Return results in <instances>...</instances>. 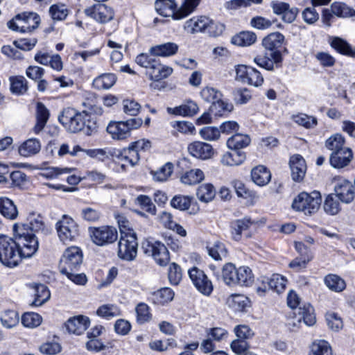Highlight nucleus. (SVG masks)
<instances>
[{"instance_id": "obj_1", "label": "nucleus", "mask_w": 355, "mask_h": 355, "mask_svg": "<svg viewBox=\"0 0 355 355\" xmlns=\"http://www.w3.org/2000/svg\"><path fill=\"white\" fill-rule=\"evenodd\" d=\"M28 224L15 223L12 230L17 249L19 254V261L21 258L32 257L38 249V241L35 232L42 230L44 223L39 214H31L28 218Z\"/></svg>"}, {"instance_id": "obj_2", "label": "nucleus", "mask_w": 355, "mask_h": 355, "mask_svg": "<svg viewBox=\"0 0 355 355\" xmlns=\"http://www.w3.org/2000/svg\"><path fill=\"white\" fill-rule=\"evenodd\" d=\"M125 221H119L121 236L118 243V257L123 260L131 261L137 254L138 241L136 233L128 228Z\"/></svg>"}, {"instance_id": "obj_3", "label": "nucleus", "mask_w": 355, "mask_h": 355, "mask_svg": "<svg viewBox=\"0 0 355 355\" xmlns=\"http://www.w3.org/2000/svg\"><path fill=\"white\" fill-rule=\"evenodd\" d=\"M321 202V196L318 191H314L311 193L302 192L293 200L292 207L306 215H311L318 211Z\"/></svg>"}, {"instance_id": "obj_4", "label": "nucleus", "mask_w": 355, "mask_h": 355, "mask_svg": "<svg viewBox=\"0 0 355 355\" xmlns=\"http://www.w3.org/2000/svg\"><path fill=\"white\" fill-rule=\"evenodd\" d=\"M0 261L10 268L19 263V254L15 240L3 234H0Z\"/></svg>"}, {"instance_id": "obj_5", "label": "nucleus", "mask_w": 355, "mask_h": 355, "mask_svg": "<svg viewBox=\"0 0 355 355\" xmlns=\"http://www.w3.org/2000/svg\"><path fill=\"white\" fill-rule=\"evenodd\" d=\"M287 304L289 307L294 309L295 315H298V322L304 321L307 326H311L315 322V316L313 308L310 304H301L298 295L293 291H291L287 297Z\"/></svg>"}, {"instance_id": "obj_6", "label": "nucleus", "mask_w": 355, "mask_h": 355, "mask_svg": "<svg viewBox=\"0 0 355 355\" xmlns=\"http://www.w3.org/2000/svg\"><path fill=\"white\" fill-rule=\"evenodd\" d=\"M86 111L78 112L71 107L64 109L59 116V121L70 132H77L84 128L83 121Z\"/></svg>"}, {"instance_id": "obj_7", "label": "nucleus", "mask_w": 355, "mask_h": 355, "mask_svg": "<svg viewBox=\"0 0 355 355\" xmlns=\"http://www.w3.org/2000/svg\"><path fill=\"white\" fill-rule=\"evenodd\" d=\"M59 239L64 243H68L76 239L79 235L78 226L73 218L63 215L55 225Z\"/></svg>"}, {"instance_id": "obj_8", "label": "nucleus", "mask_w": 355, "mask_h": 355, "mask_svg": "<svg viewBox=\"0 0 355 355\" xmlns=\"http://www.w3.org/2000/svg\"><path fill=\"white\" fill-rule=\"evenodd\" d=\"M83 262V254L78 247L67 249L60 261L61 273H69V271H77Z\"/></svg>"}, {"instance_id": "obj_9", "label": "nucleus", "mask_w": 355, "mask_h": 355, "mask_svg": "<svg viewBox=\"0 0 355 355\" xmlns=\"http://www.w3.org/2000/svg\"><path fill=\"white\" fill-rule=\"evenodd\" d=\"M144 253L152 256L157 263L166 266L170 260L167 248L159 241L150 242L147 241L143 243Z\"/></svg>"}, {"instance_id": "obj_10", "label": "nucleus", "mask_w": 355, "mask_h": 355, "mask_svg": "<svg viewBox=\"0 0 355 355\" xmlns=\"http://www.w3.org/2000/svg\"><path fill=\"white\" fill-rule=\"evenodd\" d=\"M236 77L243 83L254 87L261 86L263 78L255 68L246 65H239L236 69Z\"/></svg>"}, {"instance_id": "obj_11", "label": "nucleus", "mask_w": 355, "mask_h": 355, "mask_svg": "<svg viewBox=\"0 0 355 355\" xmlns=\"http://www.w3.org/2000/svg\"><path fill=\"white\" fill-rule=\"evenodd\" d=\"M92 241L98 245L112 243L117 239L116 229L111 226H102L91 230Z\"/></svg>"}, {"instance_id": "obj_12", "label": "nucleus", "mask_w": 355, "mask_h": 355, "mask_svg": "<svg viewBox=\"0 0 355 355\" xmlns=\"http://www.w3.org/2000/svg\"><path fill=\"white\" fill-rule=\"evenodd\" d=\"M189 275L196 288L202 294L209 295L213 291L211 282L205 272L194 267L189 270Z\"/></svg>"}, {"instance_id": "obj_13", "label": "nucleus", "mask_w": 355, "mask_h": 355, "mask_svg": "<svg viewBox=\"0 0 355 355\" xmlns=\"http://www.w3.org/2000/svg\"><path fill=\"white\" fill-rule=\"evenodd\" d=\"M87 16L91 17L100 23H106L114 17L113 10L103 3H96L85 10Z\"/></svg>"}, {"instance_id": "obj_14", "label": "nucleus", "mask_w": 355, "mask_h": 355, "mask_svg": "<svg viewBox=\"0 0 355 355\" xmlns=\"http://www.w3.org/2000/svg\"><path fill=\"white\" fill-rule=\"evenodd\" d=\"M282 56L279 51H268L263 54L258 55L254 58V62L259 67L272 71L275 64L277 65L282 62Z\"/></svg>"}, {"instance_id": "obj_15", "label": "nucleus", "mask_w": 355, "mask_h": 355, "mask_svg": "<svg viewBox=\"0 0 355 355\" xmlns=\"http://www.w3.org/2000/svg\"><path fill=\"white\" fill-rule=\"evenodd\" d=\"M271 8L275 14L282 16V19L286 23H292L296 18L299 10L290 7L289 4L279 1L271 2Z\"/></svg>"}, {"instance_id": "obj_16", "label": "nucleus", "mask_w": 355, "mask_h": 355, "mask_svg": "<svg viewBox=\"0 0 355 355\" xmlns=\"http://www.w3.org/2000/svg\"><path fill=\"white\" fill-rule=\"evenodd\" d=\"M336 196L344 203L351 202L355 195V178L354 184L347 180L340 181L335 187Z\"/></svg>"}, {"instance_id": "obj_17", "label": "nucleus", "mask_w": 355, "mask_h": 355, "mask_svg": "<svg viewBox=\"0 0 355 355\" xmlns=\"http://www.w3.org/2000/svg\"><path fill=\"white\" fill-rule=\"evenodd\" d=\"M155 7L157 12L164 17H171L175 20H180L182 18H177L182 15L180 10L176 9L177 4L175 0H156Z\"/></svg>"}, {"instance_id": "obj_18", "label": "nucleus", "mask_w": 355, "mask_h": 355, "mask_svg": "<svg viewBox=\"0 0 355 355\" xmlns=\"http://www.w3.org/2000/svg\"><path fill=\"white\" fill-rule=\"evenodd\" d=\"M15 19H19L21 32H31L37 28L40 23V17L35 12H24L15 16Z\"/></svg>"}, {"instance_id": "obj_19", "label": "nucleus", "mask_w": 355, "mask_h": 355, "mask_svg": "<svg viewBox=\"0 0 355 355\" xmlns=\"http://www.w3.org/2000/svg\"><path fill=\"white\" fill-rule=\"evenodd\" d=\"M289 166L292 179L295 182L302 180L306 171L304 159L300 155H294L290 158Z\"/></svg>"}, {"instance_id": "obj_20", "label": "nucleus", "mask_w": 355, "mask_h": 355, "mask_svg": "<svg viewBox=\"0 0 355 355\" xmlns=\"http://www.w3.org/2000/svg\"><path fill=\"white\" fill-rule=\"evenodd\" d=\"M353 158V153L351 148H345L340 151L331 153L329 157V162L335 168H343L349 164Z\"/></svg>"}, {"instance_id": "obj_21", "label": "nucleus", "mask_w": 355, "mask_h": 355, "mask_svg": "<svg viewBox=\"0 0 355 355\" xmlns=\"http://www.w3.org/2000/svg\"><path fill=\"white\" fill-rule=\"evenodd\" d=\"M189 153L201 159H207L211 157L214 154L212 146L207 143L201 141H195L190 144L188 146Z\"/></svg>"}, {"instance_id": "obj_22", "label": "nucleus", "mask_w": 355, "mask_h": 355, "mask_svg": "<svg viewBox=\"0 0 355 355\" xmlns=\"http://www.w3.org/2000/svg\"><path fill=\"white\" fill-rule=\"evenodd\" d=\"M211 23V19L205 16L196 17L187 20L184 25V29L189 33H195L198 32H205L207 26Z\"/></svg>"}, {"instance_id": "obj_23", "label": "nucleus", "mask_w": 355, "mask_h": 355, "mask_svg": "<svg viewBox=\"0 0 355 355\" xmlns=\"http://www.w3.org/2000/svg\"><path fill=\"white\" fill-rule=\"evenodd\" d=\"M89 319L83 315L74 317L67 320L66 328L69 333L80 335L89 327Z\"/></svg>"}, {"instance_id": "obj_24", "label": "nucleus", "mask_w": 355, "mask_h": 355, "mask_svg": "<svg viewBox=\"0 0 355 355\" xmlns=\"http://www.w3.org/2000/svg\"><path fill=\"white\" fill-rule=\"evenodd\" d=\"M172 72L173 69L171 67L162 65L157 58L154 64L150 67V71L146 72V75L148 76L150 80L159 81L168 77Z\"/></svg>"}, {"instance_id": "obj_25", "label": "nucleus", "mask_w": 355, "mask_h": 355, "mask_svg": "<svg viewBox=\"0 0 355 355\" xmlns=\"http://www.w3.org/2000/svg\"><path fill=\"white\" fill-rule=\"evenodd\" d=\"M107 131L113 139L118 140L125 139L130 135L129 128L124 121L110 123L107 127Z\"/></svg>"}, {"instance_id": "obj_26", "label": "nucleus", "mask_w": 355, "mask_h": 355, "mask_svg": "<svg viewBox=\"0 0 355 355\" xmlns=\"http://www.w3.org/2000/svg\"><path fill=\"white\" fill-rule=\"evenodd\" d=\"M32 288L34 290L35 300L31 305L40 306L49 300L51 294L46 285L42 284H34Z\"/></svg>"}, {"instance_id": "obj_27", "label": "nucleus", "mask_w": 355, "mask_h": 355, "mask_svg": "<svg viewBox=\"0 0 355 355\" xmlns=\"http://www.w3.org/2000/svg\"><path fill=\"white\" fill-rule=\"evenodd\" d=\"M178 50V45L173 42L156 45L150 49V53L155 56L168 57L175 55Z\"/></svg>"}, {"instance_id": "obj_28", "label": "nucleus", "mask_w": 355, "mask_h": 355, "mask_svg": "<svg viewBox=\"0 0 355 355\" xmlns=\"http://www.w3.org/2000/svg\"><path fill=\"white\" fill-rule=\"evenodd\" d=\"M250 303L249 298L241 294H232L227 299V304L235 311H244Z\"/></svg>"}, {"instance_id": "obj_29", "label": "nucleus", "mask_w": 355, "mask_h": 355, "mask_svg": "<svg viewBox=\"0 0 355 355\" xmlns=\"http://www.w3.org/2000/svg\"><path fill=\"white\" fill-rule=\"evenodd\" d=\"M0 213L10 220H15L18 216L16 205L7 197H0Z\"/></svg>"}, {"instance_id": "obj_30", "label": "nucleus", "mask_w": 355, "mask_h": 355, "mask_svg": "<svg viewBox=\"0 0 355 355\" xmlns=\"http://www.w3.org/2000/svg\"><path fill=\"white\" fill-rule=\"evenodd\" d=\"M251 178L252 181L259 186L267 184L270 179V172L263 166L254 167L251 171Z\"/></svg>"}, {"instance_id": "obj_31", "label": "nucleus", "mask_w": 355, "mask_h": 355, "mask_svg": "<svg viewBox=\"0 0 355 355\" xmlns=\"http://www.w3.org/2000/svg\"><path fill=\"white\" fill-rule=\"evenodd\" d=\"M284 41V36L279 32H275L264 37L262 41V44L266 50L278 51L277 49L282 46Z\"/></svg>"}, {"instance_id": "obj_32", "label": "nucleus", "mask_w": 355, "mask_h": 355, "mask_svg": "<svg viewBox=\"0 0 355 355\" xmlns=\"http://www.w3.org/2000/svg\"><path fill=\"white\" fill-rule=\"evenodd\" d=\"M330 46L340 54L347 56H355L350 44L344 39L339 37H331L329 42Z\"/></svg>"}, {"instance_id": "obj_33", "label": "nucleus", "mask_w": 355, "mask_h": 355, "mask_svg": "<svg viewBox=\"0 0 355 355\" xmlns=\"http://www.w3.org/2000/svg\"><path fill=\"white\" fill-rule=\"evenodd\" d=\"M36 116L37 123L34 127V132L38 134L44 129L49 118V111L42 103L37 104Z\"/></svg>"}, {"instance_id": "obj_34", "label": "nucleus", "mask_w": 355, "mask_h": 355, "mask_svg": "<svg viewBox=\"0 0 355 355\" xmlns=\"http://www.w3.org/2000/svg\"><path fill=\"white\" fill-rule=\"evenodd\" d=\"M208 254L214 260L220 261L227 257V250L224 243L217 241L207 246Z\"/></svg>"}, {"instance_id": "obj_35", "label": "nucleus", "mask_w": 355, "mask_h": 355, "mask_svg": "<svg viewBox=\"0 0 355 355\" xmlns=\"http://www.w3.org/2000/svg\"><path fill=\"white\" fill-rule=\"evenodd\" d=\"M245 159V154L243 151L234 150L232 152L225 153L221 159V162L225 166H237L242 164Z\"/></svg>"}, {"instance_id": "obj_36", "label": "nucleus", "mask_w": 355, "mask_h": 355, "mask_svg": "<svg viewBox=\"0 0 355 355\" xmlns=\"http://www.w3.org/2000/svg\"><path fill=\"white\" fill-rule=\"evenodd\" d=\"M234 106L232 103L225 101L220 98L214 101L209 107V111L215 116H222L231 112Z\"/></svg>"}, {"instance_id": "obj_37", "label": "nucleus", "mask_w": 355, "mask_h": 355, "mask_svg": "<svg viewBox=\"0 0 355 355\" xmlns=\"http://www.w3.org/2000/svg\"><path fill=\"white\" fill-rule=\"evenodd\" d=\"M114 153L119 159L127 161L132 166L136 165L139 160V152L132 145L122 150H118Z\"/></svg>"}, {"instance_id": "obj_38", "label": "nucleus", "mask_w": 355, "mask_h": 355, "mask_svg": "<svg viewBox=\"0 0 355 355\" xmlns=\"http://www.w3.org/2000/svg\"><path fill=\"white\" fill-rule=\"evenodd\" d=\"M250 138L248 135L237 133L232 135L227 141V146L232 150H238L247 147L250 143Z\"/></svg>"}, {"instance_id": "obj_39", "label": "nucleus", "mask_w": 355, "mask_h": 355, "mask_svg": "<svg viewBox=\"0 0 355 355\" xmlns=\"http://www.w3.org/2000/svg\"><path fill=\"white\" fill-rule=\"evenodd\" d=\"M41 148L40 142L35 139H30L24 141L19 148V153L24 157L37 154Z\"/></svg>"}, {"instance_id": "obj_40", "label": "nucleus", "mask_w": 355, "mask_h": 355, "mask_svg": "<svg viewBox=\"0 0 355 355\" xmlns=\"http://www.w3.org/2000/svg\"><path fill=\"white\" fill-rule=\"evenodd\" d=\"M252 225L250 218H244L233 221L231 223L232 235L235 241H239L241 238V234L243 231L247 230Z\"/></svg>"}, {"instance_id": "obj_41", "label": "nucleus", "mask_w": 355, "mask_h": 355, "mask_svg": "<svg viewBox=\"0 0 355 355\" xmlns=\"http://www.w3.org/2000/svg\"><path fill=\"white\" fill-rule=\"evenodd\" d=\"M238 268L232 263H225L222 268V278L228 286L236 285Z\"/></svg>"}, {"instance_id": "obj_42", "label": "nucleus", "mask_w": 355, "mask_h": 355, "mask_svg": "<svg viewBox=\"0 0 355 355\" xmlns=\"http://www.w3.org/2000/svg\"><path fill=\"white\" fill-rule=\"evenodd\" d=\"M174 297L172 289L165 287L155 292L151 295V300L157 304H164L171 302Z\"/></svg>"}, {"instance_id": "obj_43", "label": "nucleus", "mask_w": 355, "mask_h": 355, "mask_svg": "<svg viewBox=\"0 0 355 355\" xmlns=\"http://www.w3.org/2000/svg\"><path fill=\"white\" fill-rule=\"evenodd\" d=\"M256 40L257 35L255 33L250 31H243L233 36L231 42L235 45L244 46L252 45Z\"/></svg>"}, {"instance_id": "obj_44", "label": "nucleus", "mask_w": 355, "mask_h": 355, "mask_svg": "<svg viewBox=\"0 0 355 355\" xmlns=\"http://www.w3.org/2000/svg\"><path fill=\"white\" fill-rule=\"evenodd\" d=\"M116 78L113 73H105L96 78L93 86L97 89H108L116 83Z\"/></svg>"}, {"instance_id": "obj_45", "label": "nucleus", "mask_w": 355, "mask_h": 355, "mask_svg": "<svg viewBox=\"0 0 355 355\" xmlns=\"http://www.w3.org/2000/svg\"><path fill=\"white\" fill-rule=\"evenodd\" d=\"M254 282V275L252 270L247 266L238 268L236 285L249 286Z\"/></svg>"}, {"instance_id": "obj_46", "label": "nucleus", "mask_w": 355, "mask_h": 355, "mask_svg": "<svg viewBox=\"0 0 355 355\" xmlns=\"http://www.w3.org/2000/svg\"><path fill=\"white\" fill-rule=\"evenodd\" d=\"M10 91L17 95L24 94L28 89L27 80L24 76H14L10 78Z\"/></svg>"}, {"instance_id": "obj_47", "label": "nucleus", "mask_w": 355, "mask_h": 355, "mask_svg": "<svg viewBox=\"0 0 355 355\" xmlns=\"http://www.w3.org/2000/svg\"><path fill=\"white\" fill-rule=\"evenodd\" d=\"M325 285L331 291L340 292L345 288V282L339 276L336 275H328L324 277Z\"/></svg>"}, {"instance_id": "obj_48", "label": "nucleus", "mask_w": 355, "mask_h": 355, "mask_svg": "<svg viewBox=\"0 0 355 355\" xmlns=\"http://www.w3.org/2000/svg\"><path fill=\"white\" fill-rule=\"evenodd\" d=\"M309 355H332V350L327 341L315 340L311 345Z\"/></svg>"}, {"instance_id": "obj_49", "label": "nucleus", "mask_w": 355, "mask_h": 355, "mask_svg": "<svg viewBox=\"0 0 355 355\" xmlns=\"http://www.w3.org/2000/svg\"><path fill=\"white\" fill-rule=\"evenodd\" d=\"M204 173L200 169H191L182 175L181 182L188 185L196 184L204 180Z\"/></svg>"}, {"instance_id": "obj_50", "label": "nucleus", "mask_w": 355, "mask_h": 355, "mask_svg": "<svg viewBox=\"0 0 355 355\" xmlns=\"http://www.w3.org/2000/svg\"><path fill=\"white\" fill-rule=\"evenodd\" d=\"M345 138L341 135L335 134L327 139L325 146L332 153H334L345 148H349L345 146Z\"/></svg>"}, {"instance_id": "obj_51", "label": "nucleus", "mask_w": 355, "mask_h": 355, "mask_svg": "<svg viewBox=\"0 0 355 355\" xmlns=\"http://www.w3.org/2000/svg\"><path fill=\"white\" fill-rule=\"evenodd\" d=\"M216 191L211 184H203L200 185L197 190L198 199L204 202H208L213 200Z\"/></svg>"}, {"instance_id": "obj_52", "label": "nucleus", "mask_w": 355, "mask_h": 355, "mask_svg": "<svg viewBox=\"0 0 355 355\" xmlns=\"http://www.w3.org/2000/svg\"><path fill=\"white\" fill-rule=\"evenodd\" d=\"M331 12L339 17H351L355 16V10L343 3L335 2L331 6Z\"/></svg>"}, {"instance_id": "obj_53", "label": "nucleus", "mask_w": 355, "mask_h": 355, "mask_svg": "<svg viewBox=\"0 0 355 355\" xmlns=\"http://www.w3.org/2000/svg\"><path fill=\"white\" fill-rule=\"evenodd\" d=\"M1 324L3 327L10 329L15 327L19 322V315L13 310L5 311L1 315Z\"/></svg>"}, {"instance_id": "obj_54", "label": "nucleus", "mask_w": 355, "mask_h": 355, "mask_svg": "<svg viewBox=\"0 0 355 355\" xmlns=\"http://www.w3.org/2000/svg\"><path fill=\"white\" fill-rule=\"evenodd\" d=\"M292 119L297 124L302 125L306 128H313L318 124L317 119L306 114L300 113L292 116Z\"/></svg>"}, {"instance_id": "obj_55", "label": "nucleus", "mask_w": 355, "mask_h": 355, "mask_svg": "<svg viewBox=\"0 0 355 355\" xmlns=\"http://www.w3.org/2000/svg\"><path fill=\"white\" fill-rule=\"evenodd\" d=\"M191 199L189 196L176 195L171 199V205L176 209L184 211L190 207Z\"/></svg>"}, {"instance_id": "obj_56", "label": "nucleus", "mask_w": 355, "mask_h": 355, "mask_svg": "<svg viewBox=\"0 0 355 355\" xmlns=\"http://www.w3.org/2000/svg\"><path fill=\"white\" fill-rule=\"evenodd\" d=\"M268 281L269 286L278 293H282L286 287L287 280L278 274L272 275L270 278H265Z\"/></svg>"}, {"instance_id": "obj_57", "label": "nucleus", "mask_w": 355, "mask_h": 355, "mask_svg": "<svg viewBox=\"0 0 355 355\" xmlns=\"http://www.w3.org/2000/svg\"><path fill=\"white\" fill-rule=\"evenodd\" d=\"M338 198L333 194L329 195L324 203V210L330 215L337 214L340 211Z\"/></svg>"}, {"instance_id": "obj_58", "label": "nucleus", "mask_w": 355, "mask_h": 355, "mask_svg": "<svg viewBox=\"0 0 355 355\" xmlns=\"http://www.w3.org/2000/svg\"><path fill=\"white\" fill-rule=\"evenodd\" d=\"M173 172V164L170 162L166 163L157 171H152L150 173L153 179L158 182L166 181Z\"/></svg>"}, {"instance_id": "obj_59", "label": "nucleus", "mask_w": 355, "mask_h": 355, "mask_svg": "<svg viewBox=\"0 0 355 355\" xmlns=\"http://www.w3.org/2000/svg\"><path fill=\"white\" fill-rule=\"evenodd\" d=\"M42 321L40 315L36 313H25L21 317V323L24 327L35 328L38 327Z\"/></svg>"}, {"instance_id": "obj_60", "label": "nucleus", "mask_w": 355, "mask_h": 355, "mask_svg": "<svg viewBox=\"0 0 355 355\" xmlns=\"http://www.w3.org/2000/svg\"><path fill=\"white\" fill-rule=\"evenodd\" d=\"M84 128L81 129V131L86 135H92V134L97 132L98 125L96 123V117L86 112V116L84 117Z\"/></svg>"}, {"instance_id": "obj_61", "label": "nucleus", "mask_w": 355, "mask_h": 355, "mask_svg": "<svg viewBox=\"0 0 355 355\" xmlns=\"http://www.w3.org/2000/svg\"><path fill=\"white\" fill-rule=\"evenodd\" d=\"M98 315L110 319L120 315L119 308L114 304H105L101 306L96 311Z\"/></svg>"}, {"instance_id": "obj_62", "label": "nucleus", "mask_w": 355, "mask_h": 355, "mask_svg": "<svg viewBox=\"0 0 355 355\" xmlns=\"http://www.w3.org/2000/svg\"><path fill=\"white\" fill-rule=\"evenodd\" d=\"M198 110V105L193 101H188L186 104L175 108L174 114L183 116H193Z\"/></svg>"}, {"instance_id": "obj_63", "label": "nucleus", "mask_w": 355, "mask_h": 355, "mask_svg": "<svg viewBox=\"0 0 355 355\" xmlns=\"http://www.w3.org/2000/svg\"><path fill=\"white\" fill-rule=\"evenodd\" d=\"M200 135L205 140L216 141L220 138V129L214 126H205L200 132Z\"/></svg>"}, {"instance_id": "obj_64", "label": "nucleus", "mask_w": 355, "mask_h": 355, "mask_svg": "<svg viewBox=\"0 0 355 355\" xmlns=\"http://www.w3.org/2000/svg\"><path fill=\"white\" fill-rule=\"evenodd\" d=\"M155 55L148 53H140L135 58V62L137 64L141 67L146 69V72H148L150 69V67L154 64L155 61L157 60Z\"/></svg>"}]
</instances>
